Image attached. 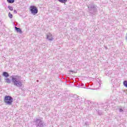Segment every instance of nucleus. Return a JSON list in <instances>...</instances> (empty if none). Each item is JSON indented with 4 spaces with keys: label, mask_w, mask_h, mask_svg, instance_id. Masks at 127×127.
I'll return each mask as SVG.
<instances>
[{
    "label": "nucleus",
    "mask_w": 127,
    "mask_h": 127,
    "mask_svg": "<svg viewBox=\"0 0 127 127\" xmlns=\"http://www.w3.org/2000/svg\"><path fill=\"white\" fill-rule=\"evenodd\" d=\"M76 102L77 103H80V98H79V97H77Z\"/></svg>",
    "instance_id": "14"
},
{
    "label": "nucleus",
    "mask_w": 127,
    "mask_h": 127,
    "mask_svg": "<svg viewBox=\"0 0 127 127\" xmlns=\"http://www.w3.org/2000/svg\"><path fill=\"white\" fill-rule=\"evenodd\" d=\"M8 16L10 18H12V14H11V13L9 12L8 13Z\"/></svg>",
    "instance_id": "13"
},
{
    "label": "nucleus",
    "mask_w": 127,
    "mask_h": 127,
    "mask_svg": "<svg viewBox=\"0 0 127 127\" xmlns=\"http://www.w3.org/2000/svg\"><path fill=\"white\" fill-rule=\"evenodd\" d=\"M97 113H98V115H99V116H101V115H102V111H100V110H98L97 111Z\"/></svg>",
    "instance_id": "15"
},
{
    "label": "nucleus",
    "mask_w": 127,
    "mask_h": 127,
    "mask_svg": "<svg viewBox=\"0 0 127 127\" xmlns=\"http://www.w3.org/2000/svg\"><path fill=\"white\" fill-rule=\"evenodd\" d=\"M70 72H73V71L71 70Z\"/></svg>",
    "instance_id": "20"
},
{
    "label": "nucleus",
    "mask_w": 127,
    "mask_h": 127,
    "mask_svg": "<svg viewBox=\"0 0 127 127\" xmlns=\"http://www.w3.org/2000/svg\"><path fill=\"white\" fill-rule=\"evenodd\" d=\"M15 29L16 31H17V32H19L20 33H22V31H21V29H20V28H18L17 27H15Z\"/></svg>",
    "instance_id": "8"
},
{
    "label": "nucleus",
    "mask_w": 127,
    "mask_h": 127,
    "mask_svg": "<svg viewBox=\"0 0 127 127\" xmlns=\"http://www.w3.org/2000/svg\"><path fill=\"white\" fill-rule=\"evenodd\" d=\"M119 112L120 113H124V110H123L122 109H120Z\"/></svg>",
    "instance_id": "16"
},
{
    "label": "nucleus",
    "mask_w": 127,
    "mask_h": 127,
    "mask_svg": "<svg viewBox=\"0 0 127 127\" xmlns=\"http://www.w3.org/2000/svg\"><path fill=\"white\" fill-rule=\"evenodd\" d=\"M123 84L124 85L125 87H126V88H127V80L124 81Z\"/></svg>",
    "instance_id": "11"
},
{
    "label": "nucleus",
    "mask_w": 127,
    "mask_h": 127,
    "mask_svg": "<svg viewBox=\"0 0 127 127\" xmlns=\"http://www.w3.org/2000/svg\"><path fill=\"white\" fill-rule=\"evenodd\" d=\"M30 8L32 14H36L38 12V9L35 6H30Z\"/></svg>",
    "instance_id": "5"
},
{
    "label": "nucleus",
    "mask_w": 127,
    "mask_h": 127,
    "mask_svg": "<svg viewBox=\"0 0 127 127\" xmlns=\"http://www.w3.org/2000/svg\"><path fill=\"white\" fill-rule=\"evenodd\" d=\"M14 13H17V11H16V10H14Z\"/></svg>",
    "instance_id": "17"
},
{
    "label": "nucleus",
    "mask_w": 127,
    "mask_h": 127,
    "mask_svg": "<svg viewBox=\"0 0 127 127\" xmlns=\"http://www.w3.org/2000/svg\"><path fill=\"white\" fill-rule=\"evenodd\" d=\"M8 8H9V9L10 10H11V11L13 10V8L12 7H11V6L8 5Z\"/></svg>",
    "instance_id": "12"
},
{
    "label": "nucleus",
    "mask_w": 127,
    "mask_h": 127,
    "mask_svg": "<svg viewBox=\"0 0 127 127\" xmlns=\"http://www.w3.org/2000/svg\"><path fill=\"white\" fill-rule=\"evenodd\" d=\"M11 80L9 78H4L5 83L10 84L11 82L13 84L14 86L20 88L22 87V82H21V76L20 75H12L11 76Z\"/></svg>",
    "instance_id": "1"
},
{
    "label": "nucleus",
    "mask_w": 127,
    "mask_h": 127,
    "mask_svg": "<svg viewBox=\"0 0 127 127\" xmlns=\"http://www.w3.org/2000/svg\"><path fill=\"white\" fill-rule=\"evenodd\" d=\"M33 123H34L36 127H46V123L43 121V118H36Z\"/></svg>",
    "instance_id": "2"
},
{
    "label": "nucleus",
    "mask_w": 127,
    "mask_h": 127,
    "mask_svg": "<svg viewBox=\"0 0 127 127\" xmlns=\"http://www.w3.org/2000/svg\"><path fill=\"white\" fill-rule=\"evenodd\" d=\"M58 1L62 3H65V2H67V0H58Z\"/></svg>",
    "instance_id": "9"
},
{
    "label": "nucleus",
    "mask_w": 127,
    "mask_h": 127,
    "mask_svg": "<svg viewBox=\"0 0 127 127\" xmlns=\"http://www.w3.org/2000/svg\"><path fill=\"white\" fill-rule=\"evenodd\" d=\"M4 102L7 105H11L13 102V98L10 96H5L4 97Z\"/></svg>",
    "instance_id": "4"
},
{
    "label": "nucleus",
    "mask_w": 127,
    "mask_h": 127,
    "mask_svg": "<svg viewBox=\"0 0 127 127\" xmlns=\"http://www.w3.org/2000/svg\"><path fill=\"white\" fill-rule=\"evenodd\" d=\"M88 8L89 12L90 13H92V14L97 12V6L95 4H93L91 3L89 4L88 5Z\"/></svg>",
    "instance_id": "3"
},
{
    "label": "nucleus",
    "mask_w": 127,
    "mask_h": 127,
    "mask_svg": "<svg viewBox=\"0 0 127 127\" xmlns=\"http://www.w3.org/2000/svg\"><path fill=\"white\" fill-rule=\"evenodd\" d=\"M2 76L5 77V78H8V77H9V74L6 71H3Z\"/></svg>",
    "instance_id": "6"
},
{
    "label": "nucleus",
    "mask_w": 127,
    "mask_h": 127,
    "mask_svg": "<svg viewBox=\"0 0 127 127\" xmlns=\"http://www.w3.org/2000/svg\"><path fill=\"white\" fill-rule=\"evenodd\" d=\"M7 2L8 3H13V2H14V0H7Z\"/></svg>",
    "instance_id": "10"
},
{
    "label": "nucleus",
    "mask_w": 127,
    "mask_h": 127,
    "mask_svg": "<svg viewBox=\"0 0 127 127\" xmlns=\"http://www.w3.org/2000/svg\"><path fill=\"white\" fill-rule=\"evenodd\" d=\"M73 100H75V98H73Z\"/></svg>",
    "instance_id": "19"
},
{
    "label": "nucleus",
    "mask_w": 127,
    "mask_h": 127,
    "mask_svg": "<svg viewBox=\"0 0 127 127\" xmlns=\"http://www.w3.org/2000/svg\"><path fill=\"white\" fill-rule=\"evenodd\" d=\"M47 39H48V40H49L50 41H52V40H53L52 35L50 34L49 35H47Z\"/></svg>",
    "instance_id": "7"
},
{
    "label": "nucleus",
    "mask_w": 127,
    "mask_h": 127,
    "mask_svg": "<svg viewBox=\"0 0 127 127\" xmlns=\"http://www.w3.org/2000/svg\"><path fill=\"white\" fill-rule=\"evenodd\" d=\"M88 104H89V103H90V104H91V102H90L91 101L90 100H88Z\"/></svg>",
    "instance_id": "18"
}]
</instances>
